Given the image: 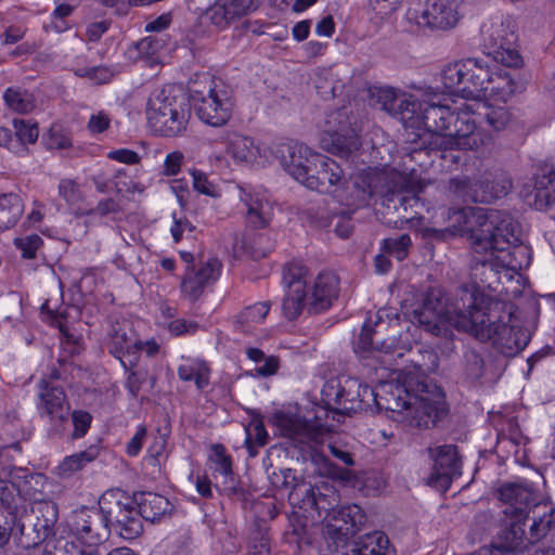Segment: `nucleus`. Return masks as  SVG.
<instances>
[{
    "instance_id": "nucleus-5",
    "label": "nucleus",
    "mask_w": 555,
    "mask_h": 555,
    "mask_svg": "<svg viewBox=\"0 0 555 555\" xmlns=\"http://www.w3.org/2000/svg\"><path fill=\"white\" fill-rule=\"evenodd\" d=\"M378 409L410 427L427 429L446 416L443 393L437 386L418 383L416 391L405 385L387 384L382 388Z\"/></svg>"
},
{
    "instance_id": "nucleus-54",
    "label": "nucleus",
    "mask_w": 555,
    "mask_h": 555,
    "mask_svg": "<svg viewBox=\"0 0 555 555\" xmlns=\"http://www.w3.org/2000/svg\"><path fill=\"white\" fill-rule=\"evenodd\" d=\"M486 122L496 131L503 130L511 121V113L506 107L488 108L485 114Z\"/></svg>"
},
{
    "instance_id": "nucleus-20",
    "label": "nucleus",
    "mask_w": 555,
    "mask_h": 555,
    "mask_svg": "<svg viewBox=\"0 0 555 555\" xmlns=\"http://www.w3.org/2000/svg\"><path fill=\"white\" fill-rule=\"evenodd\" d=\"M2 474L8 478L13 488L16 489L18 495L28 501L29 504H36L48 499L44 488L48 482L46 475L41 473H31L26 467L7 466L2 469Z\"/></svg>"
},
{
    "instance_id": "nucleus-56",
    "label": "nucleus",
    "mask_w": 555,
    "mask_h": 555,
    "mask_svg": "<svg viewBox=\"0 0 555 555\" xmlns=\"http://www.w3.org/2000/svg\"><path fill=\"white\" fill-rule=\"evenodd\" d=\"M69 416H72V423L74 425L72 438L78 439L83 437L90 428L92 422L91 414L86 411L75 410Z\"/></svg>"
},
{
    "instance_id": "nucleus-57",
    "label": "nucleus",
    "mask_w": 555,
    "mask_h": 555,
    "mask_svg": "<svg viewBox=\"0 0 555 555\" xmlns=\"http://www.w3.org/2000/svg\"><path fill=\"white\" fill-rule=\"evenodd\" d=\"M15 134L23 143H35L39 135L36 124H29L23 119H14Z\"/></svg>"
},
{
    "instance_id": "nucleus-53",
    "label": "nucleus",
    "mask_w": 555,
    "mask_h": 555,
    "mask_svg": "<svg viewBox=\"0 0 555 555\" xmlns=\"http://www.w3.org/2000/svg\"><path fill=\"white\" fill-rule=\"evenodd\" d=\"M349 211H343L341 214H337L332 216L330 224L333 225L334 232L337 236L341 238H347L353 231V224L351 222L350 212H353L356 209L352 207H348Z\"/></svg>"
},
{
    "instance_id": "nucleus-1",
    "label": "nucleus",
    "mask_w": 555,
    "mask_h": 555,
    "mask_svg": "<svg viewBox=\"0 0 555 555\" xmlns=\"http://www.w3.org/2000/svg\"><path fill=\"white\" fill-rule=\"evenodd\" d=\"M504 308L476 283H466L456 288L450 302L441 287H429L421 294L410 318L435 336L451 337L453 327L480 341H490L505 357H514L528 345L530 333L516 324Z\"/></svg>"
},
{
    "instance_id": "nucleus-12",
    "label": "nucleus",
    "mask_w": 555,
    "mask_h": 555,
    "mask_svg": "<svg viewBox=\"0 0 555 555\" xmlns=\"http://www.w3.org/2000/svg\"><path fill=\"white\" fill-rule=\"evenodd\" d=\"M361 143L346 107L331 112L325 120L321 146L325 151L348 157L360 147Z\"/></svg>"
},
{
    "instance_id": "nucleus-38",
    "label": "nucleus",
    "mask_w": 555,
    "mask_h": 555,
    "mask_svg": "<svg viewBox=\"0 0 555 555\" xmlns=\"http://www.w3.org/2000/svg\"><path fill=\"white\" fill-rule=\"evenodd\" d=\"M482 95H492L506 102L517 90V83L507 72H491Z\"/></svg>"
},
{
    "instance_id": "nucleus-51",
    "label": "nucleus",
    "mask_w": 555,
    "mask_h": 555,
    "mask_svg": "<svg viewBox=\"0 0 555 555\" xmlns=\"http://www.w3.org/2000/svg\"><path fill=\"white\" fill-rule=\"evenodd\" d=\"M43 241L37 235H27L14 240L15 247L21 250L24 259H35L37 250L41 247Z\"/></svg>"
},
{
    "instance_id": "nucleus-26",
    "label": "nucleus",
    "mask_w": 555,
    "mask_h": 555,
    "mask_svg": "<svg viewBox=\"0 0 555 555\" xmlns=\"http://www.w3.org/2000/svg\"><path fill=\"white\" fill-rule=\"evenodd\" d=\"M339 281L333 272L320 273L309 288L308 312L319 313L327 310L338 297Z\"/></svg>"
},
{
    "instance_id": "nucleus-32",
    "label": "nucleus",
    "mask_w": 555,
    "mask_h": 555,
    "mask_svg": "<svg viewBox=\"0 0 555 555\" xmlns=\"http://www.w3.org/2000/svg\"><path fill=\"white\" fill-rule=\"evenodd\" d=\"M134 501L140 518L151 522L158 520L162 516L170 513L172 506L169 500L154 492L135 493Z\"/></svg>"
},
{
    "instance_id": "nucleus-7",
    "label": "nucleus",
    "mask_w": 555,
    "mask_h": 555,
    "mask_svg": "<svg viewBox=\"0 0 555 555\" xmlns=\"http://www.w3.org/2000/svg\"><path fill=\"white\" fill-rule=\"evenodd\" d=\"M384 314L389 317L386 310H379L374 322L370 321L363 324L357 348L362 359L373 360L382 366H388L391 364L393 354L398 357L403 354V348L399 346L397 339L398 320H384Z\"/></svg>"
},
{
    "instance_id": "nucleus-23",
    "label": "nucleus",
    "mask_w": 555,
    "mask_h": 555,
    "mask_svg": "<svg viewBox=\"0 0 555 555\" xmlns=\"http://www.w3.org/2000/svg\"><path fill=\"white\" fill-rule=\"evenodd\" d=\"M273 418L281 434L297 444L322 440L324 428L319 423H311L299 415L282 412L276 413Z\"/></svg>"
},
{
    "instance_id": "nucleus-14",
    "label": "nucleus",
    "mask_w": 555,
    "mask_h": 555,
    "mask_svg": "<svg viewBox=\"0 0 555 555\" xmlns=\"http://www.w3.org/2000/svg\"><path fill=\"white\" fill-rule=\"evenodd\" d=\"M195 113L197 117L211 127H222L231 118L234 100L231 92L224 87L215 86L207 94L195 91Z\"/></svg>"
},
{
    "instance_id": "nucleus-49",
    "label": "nucleus",
    "mask_w": 555,
    "mask_h": 555,
    "mask_svg": "<svg viewBox=\"0 0 555 555\" xmlns=\"http://www.w3.org/2000/svg\"><path fill=\"white\" fill-rule=\"evenodd\" d=\"M463 371L467 379H480L485 374L483 358L476 350L467 349L463 354Z\"/></svg>"
},
{
    "instance_id": "nucleus-46",
    "label": "nucleus",
    "mask_w": 555,
    "mask_h": 555,
    "mask_svg": "<svg viewBox=\"0 0 555 555\" xmlns=\"http://www.w3.org/2000/svg\"><path fill=\"white\" fill-rule=\"evenodd\" d=\"M8 107L20 114H27L35 107V99L28 91L20 88H8L3 93Z\"/></svg>"
},
{
    "instance_id": "nucleus-29",
    "label": "nucleus",
    "mask_w": 555,
    "mask_h": 555,
    "mask_svg": "<svg viewBox=\"0 0 555 555\" xmlns=\"http://www.w3.org/2000/svg\"><path fill=\"white\" fill-rule=\"evenodd\" d=\"M341 555H391L388 537L382 531H374L359 537L356 541L339 547Z\"/></svg>"
},
{
    "instance_id": "nucleus-36",
    "label": "nucleus",
    "mask_w": 555,
    "mask_h": 555,
    "mask_svg": "<svg viewBox=\"0 0 555 555\" xmlns=\"http://www.w3.org/2000/svg\"><path fill=\"white\" fill-rule=\"evenodd\" d=\"M232 249L236 257L246 255L253 259H261L272 250V244L266 234L255 235L250 244L244 237L235 235Z\"/></svg>"
},
{
    "instance_id": "nucleus-33",
    "label": "nucleus",
    "mask_w": 555,
    "mask_h": 555,
    "mask_svg": "<svg viewBox=\"0 0 555 555\" xmlns=\"http://www.w3.org/2000/svg\"><path fill=\"white\" fill-rule=\"evenodd\" d=\"M485 47L488 50V54L492 53L504 46H515L517 36L509 24L491 23L485 24L481 28Z\"/></svg>"
},
{
    "instance_id": "nucleus-64",
    "label": "nucleus",
    "mask_w": 555,
    "mask_h": 555,
    "mask_svg": "<svg viewBox=\"0 0 555 555\" xmlns=\"http://www.w3.org/2000/svg\"><path fill=\"white\" fill-rule=\"evenodd\" d=\"M193 186L194 189L205 195L215 196V188L214 184L210 183L205 173L202 171H193Z\"/></svg>"
},
{
    "instance_id": "nucleus-41",
    "label": "nucleus",
    "mask_w": 555,
    "mask_h": 555,
    "mask_svg": "<svg viewBox=\"0 0 555 555\" xmlns=\"http://www.w3.org/2000/svg\"><path fill=\"white\" fill-rule=\"evenodd\" d=\"M318 489L319 486H313L310 482L298 479L288 493V502L293 507L302 509L306 514L310 515Z\"/></svg>"
},
{
    "instance_id": "nucleus-61",
    "label": "nucleus",
    "mask_w": 555,
    "mask_h": 555,
    "mask_svg": "<svg viewBox=\"0 0 555 555\" xmlns=\"http://www.w3.org/2000/svg\"><path fill=\"white\" fill-rule=\"evenodd\" d=\"M376 96V101L380 104V108L390 114V111H393V105L396 104L397 96L399 92H397L393 88L385 87L377 88L373 93Z\"/></svg>"
},
{
    "instance_id": "nucleus-13",
    "label": "nucleus",
    "mask_w": 555,
    "mask_h": 555,
    "mask_svg": "<svg viewBox=\"0 0 555 555\" xmlns=\"http://www.w3.org/2000/svg\"><path fill=\"white\" fill-rule=\"evenodd\" d=\"M498 498L505 505L501 529H512V525L528 520L531 509L542 502L527 482L503 483L498 490Z\"/></svg>"
},
{
    "instance_id": "nucleus-10",
    "label": "nucleus",
    "mask_w": 555,
    "mask_h": 555,
    "mask_svg": "<svg viewBox=\"0 0 555 555\" xmlns=\"http://www.w3.org/2000/svg\"><path fill=\"white\" fill-rule=\"evenodd\" d=\"M99 506L104 521L120 537L131 540L143 531L134 496L119 489L108 490L100 498Z\"/></svg>"
},
{
    "instance_id": "nucleus-34",
    "label": "nucleus",
    "mask_w": 555,
    "mask_h": 555,
    "mask_svg": "<svg viewBox=\"0 0 555 555\" xmlns=\"http://www.w3.org/2000/svg\"><path fill=\"white\" fill-rule=\"evenodd\" d=\"M315 493V500L309 516L314 518L315 514L318 518H322L328 522L330 518L334 515V511L339 506V493L333 486L327 483L319 486Z\"/></svg>"
},
{
    "instance_id": "nucleus-39",
    "label": "nucleus",
    "mask_w": 555,
    "mask_h": 555,
    "mask_svg": "<svg viewBox=\"0 0 555 555\" xmlns=\"http://www.w3.org/2000/svg\"><path fill=\"white\" fill-rule=\"evenodd\" d=\"M23 211L24 205L17 194H0V232L15 225Z\"/></svg>"
},
{
    "instance_id": "nucleus-18",
    "label": "nucleus",
    "mask_w": 555,
    "mask_h": 555,
    "mask_svg": "<svg viewBox=\"0 0 555 555\" xmlns=\"http://www.w3.org/2000/svg\"><path fill=\"white\" fill-rule=\"evenodd\" d=\"M521 196L529 206L541 211L555 204V167L547 163L537 165L532 184L522 189Z\"/></svg>"
},
{
    "instance_id": "nucleus-44",
    "label": "nucleus",
    "mask_w": 555,
    "mask_h": 555,
    "mask_svg": "<svg viewBox=\"0 0 555 555\" xmlns=\"http://www.w3.org/2000/svg\"><path fill=\"white\" fill-rule=\"evenodd\" d=\"M467 69V60L448 64L441 70V81L448 92L461 95L463 78Z\"/></svg>"
},
{
    "instance_id": "nucleus-55",
    "label": "nucleus",
    "mask_w": 555,
    "mask_h": 555,
    "mask_svg": "<svg viewBox=\"0 0 555 555\" xmlns=\"http://www.w3.org/2000/svg\"><path fill=\"white\" fill-rule=\"evenodd\" d=\"M165 41L156 36H149L134 44L140 57H152L163 49Z\"/></svg>"
},
{
    "instance_id": "nucleus-25",
    "label": "nucleus",
    "mask_w": 555,
    "mask_h": 555,
    "mask_svg": "<svg viewBox=\"0 0 555 555\" xmlns=\"http://www.w3.org/2000/svg\"><path fill=\"white\" fill-rule=\"evenodd\" d=\"M221 263L218 259H209L197 270H190L181 282L182 294L192 302L196 301L204 289L216 282L220 274Z\"/></svg>"
},
{
    "instance_id": "nucleus-40",
    "label": "nucleus",
    "mask_w": 555,
    "mask_h": 555,
    "mask_svg": "<svg viewBox=\"0 0 555 555\" xmlns=\"http://www.w3.org/2000/svg\"><path fill=\"white\" fill-rule=\"evenodd\" d=\"M250 414L253 418L245 427L246 439L244 444L247 449L248 455L250 457H256L258 455L259 448H262L268 443L269 435L260 418V414L254 411Z\"/></svg>"
},
{
    "instance_id": "nucleus-59",
    "label": "nucleus",
    "mask_w": 555,
    "mask_h": 555,
    "mask_svg": "<svg viewBox=\"0 0 555 555\" xmlns=\"http://www.w3.org/2000/svg\"><path fill=\"white\" fill-rule=\"evenodd\" d=\"M59 195L69 205L77 204L81 199V192L78 185L70 179L61 180L59 184Z\"/></svg>"
},
{
    "instance_id": "nucleus-31",
    "label": "nucleus",
    "mask_w": 555,
    "mask_h": 555,
    "mask_svg": "<svg viewBox=\"0 0 555 555\" xmlns=\"http://www.w3.org/2000/svg\"><path fill=\"white\" fill-rule=\"evenodd\" d=\"M490 69L476 59H467V69L461 87V96L465 99L480 98L487 89Z\"/></svg>"
},
{
    "instance_id": "nucleus-3",
    "label": "nucleus",
    "mask_w": 555,
    "mask_h": 555,
    "mask_svg": "<svg viewBox=\"0 0 555 555\" xmlns=\"http://www.w3.org/2000/svg\"><path fill=\"white\" fill-rule=\"evenodd\" d=\"M418 111L416 129L424 127L431 133L433 149L478 150L492 141L489 133L477 128L472 105L452 109L449 105L426 102L418 105Z\"/></svg>"
},
{
    "instance_id": "nucleus-43",
    "label": "nucleus",
    "mask_w": 555,
    "mask_h": 555,
    "mask_svg": "<svg viewBox=\"0 0 555 555\" xmlns=\"http://www.w3.org/2000/svg\"><path fill=\"white\" fill-rule=\"evenodd\" d=\"M100 450L96 446H90L85 451L66 456L59 465V472L62 476H69L75 472L82 469L88 463L99 456Z\"/></svg>"
},
{
    "instance_id": "nucleus-24",
    "label": "nucleus",
    "mask_w": 555,
    "mask_h": 555,
    "mask_svg": "<svg viewBox=\"0 0 555 555\" xmlns=\"http://www.w3.org/2000/svg\"><path fill=\"white\" fill-rule=\"evenodd\" d=\"M276 156L281 162L284 169L301 182L307 179V175L312 171L314 157L319 154H313L311 150L302 143L287 142L281 143L276 149Z\"/></svg>"
},
{
    "instance_id": "nucleus-35",
    "label": "nucleus",
    "mask_w": 555,
    "mask_h": 555,
    "mask_svg": "<svg viewBox=\"0 0 555 555\" xmlns=\"http://www.w3.org/2000/svg\"><path fill=\"white\" fill-rule=\"evenodd\" d=\"M227 153L237 163H249L258 155V147L249 137L232 132L227 137Z\"/></svg>"
},
{
    "instance_id": "nucleus-16",
    "label": "nucleus",
    "mask_w": 555,
    "mask_h": 555,
    "mask_svg": "<svg viewBox=\"0 0 555 555\" xmlns=\"http://www.w3.org/2000/svg\"><path fill=\"white\" fill-rule=\"evenodd\" d=\"M428 456L433 461L431 472L428 476V485L439 491H447L453 479L461 476L462 461L457 447L454 444H441L429 447Z\"/></svg>"
},
{
    "instance_id": "nucleus-62",
    "label": "nucleus",
    "mask_w": 555,
    "mask_h": 555,
    "mask_svg": "<svg viewBox=\"0 0 555 555\" xmlns=\"http://www.w3.org/2000/svg\"><path fill=\"white\" fill-rule=\"evenodd\" d=\"M72 145L70 139L59 127H51L47 139L49 149L64 150Z\"/></svg>"
},
{
    "instance_id": "nucleus-19",
    "label": "nucleus",
    "mask_w": 555,
    "mask_h": 555,
    "mask_svg": "<svg viewBox=\"0 0 555 555\" xmlns=\"http://www.w3.org/2000/svg\"><path fill=\"white\" fill-rule=\"evenodd\" d=\"M286 293L282 302V311L286 319L295 320L301 312L308 310V286L302 276V268L289 266L284 271Z\"/></svg>"
},
{
    "instance_id": "nucleus-6",
    "label": "nucleus",
    "mask_w": 555,
    "mask_h": 555,
    "mask_svg": "<svg viewBox=\"0 0 555 555\" xmlns=\"http://www.w3.org/2000/svg\"><path fill=\"white\" fill-rule=\"evenodd\" d=\"M146 116L149 127L158 135H181L191 118V105L183 90L167 85L155 90L149 98Z\"/></svg>"
},
{
    "instance_id": "nucleus-52",
    "label": "nucleus",
    "mask_w": 555,
    "mask_h": 555,
    "mask_svg": "<svg viewBox=\"0 0 555 555\" xmlns=\"http://www.w3.org/2000/svg\"><path fill=\"white\" fill-rule=\"evenodd\" d=\"M489 55H492L494 61L507 67H518L522 63V59L514 46H504Z\"/></svg>"
},
{
    "instance_id": "nucleus-37",
    "label": "nucleus",
    "mask_w": 555,
    "mask_h": 555,
    "mask_svg": "<svg viewBox=\"0 0 555 555\" xmlns=\"http://www.w3.org/2000/svg\"><path fill=\"white\" fill-rule=\"evenodd\" d=\"M57 505L49 499L36 502V504H30L28 508V518L39 524V528L44 529L51 535L54 533V525L57 520Z\"/></svg>"
},
{
    "instance_id": "nucleus-4",
    "label": "nucleus",
    "mask_w": 555,
    "mask_h": 555,
    "mask_svg": "<svg viewBox=\"0 0 555 555\" xmlns=\"http://www.w3.org/2000/svg\"><path fill=\"white\" fill-rule=\"evenodd\" d=\"M461 231L468 236L476 260L492 261L495 251H504L521 243L520 224L505 210L464 208L460 211Z\"/></svg>"
},
{
    "instance_id": "nucleus-30",
    "label": "nucleus",
    "mask_w": 555,
    "mask_h": 555,
    "mask_svg": "<svg viewBox=\"0 0 555 555\" xmlns=\"http://www.w3.org/2000/svg\"><path fill=\"white\" fill-rule=\"evenodd\" d=\"M241 199L244 202L246 211V223L253 229L267 228L272 217L270 202L259 193H253L241 188Z\"/></svg>"
},
{
    "instance_id": "nucleus-9",
    "label": "nucleus",
    "mask_w": 555,
    "mask_h": 555,
    "mask_svg": "<svg viewBox=\"0 0 555 555\" xmlns=\"http://www.w3.org/2000/svg\"><path fill=\"white\" fill-rule=\"evenodd\" d=\"M555 530V507L547 503L537 504L528 520H522L512 529H501L498 538L505 551L524 550L540 542Z\"/></svg>"
},
{
    "instance_id": "nucleus-60",
    "label": "nucleus",
    "mask_w": 555,
    "mask_h": 555,
    "mask_svg": "<svg viewBox=\"0 0 555 555\" xmlns=\"http://www.w3.org/2000/svg\"><path fill=\"white\" fill-rule=\"evenodd\" d=\"M270 481L273 487L280 489H293V485L298 481L295 473L291 468L280 469L279 472H273L270 475Z\"/></svg>"
},
{
    "instance_id": "nucleus-28",
    "label": "nucleus",
    "mask_w": 555,
    "mask_h": 555,
    "mask_svg": "<svg viewBox=\"0 0 555 555\" xmlns=\"http://www.w3.org/2000/svg\"><path fill=\"white\" fill-rule=\"evenodd\" d=\"M75 529L82 540V545H95L99 550V545L108 539L111 532L101 512L78 515L75 520Z\"/></svg>"
},
{
    "instance_id": "nucleus-45",
    "label": "nucleus",
    "mask_w": 555,
    "mask_h": 555,
    "mask_svg": "<svg viewBox=\"0 0 555 555\" xmlns=\"http://www.w3.org/2000/svg\"><path fill=\"white\" fill-rule=\"evenodd\" d=\"M271 308L270 301L257 302L243 309L236 317V322L245 332L264 321Z\"/></svg>"
},
{
    "instance_id": "nucleus-21",
    "label": "nucleus",
    "mask_w": 555,
    "mask_h": 555,
    "mask_svg": "<svg viewBox=\"0 0 555 555\" xmlns=\"http://www.w3.org/2000/svg\"><path fill=\"white\" fill-rule=\"evenodd\" d=\"M11 515V533L18 547L23 550H30L39 546L51 534L42 528L39 524L28 518V505H15Z\"/></svg>"
},
{
    "instance_id": "nucleus-27",
    "label": "nucleus",
    "mask_w": 555,
    "mask_h": 555,
    "mask_svg": "<svg viewBox=\"0 0 555 555\" xmlns=\"http://www.w3.org/2000/svg\"><path fill=\"white\" fill-rule=\"evenodd\" d=\"M143 348V343L138 340L131 327L127 323H114L108 332V352L120 361L127 370L128 364L124 360L126 354L135 353Z\"/></svg>"
},
{
    "instance_id": "nucleus-47",
    "label": "nucleus",
    "mask_w": 555,
    "mask_h": 555,
    "mask_svg": "<svg viewBox=\"0 0 555 555\" xmlns=\"http://www.w3.org/2000/svg\"><path fill=\"white\" fill-rule=\"evenodd\" d=\"M248 11V5L244 0H230L223 4H216L212 8V21L216 24L224 22L229 24L231 21L245 15Z\"/></svg>"
},
{
    "instance_id": "nucleus-50",
    "label": "nucleus",
    "mask_w": 555,
    "mask_h": 555,
    "mask_svg": "<svg viewBox=\"0 0 555 555\" xmlns=\"http://www.w3.org/2000/svg\"><path fill=\"white\" fill-rule=\"evenodd\" d=\"M53 555H102L95 545H82L73 541H59Z\"/></svg>"
},
{
    "instance_id": "nucleus-8",
    "label": "nucleus",
    "mask_w": 555,
    "mask_h": 555,
    "mask_svg": "<svg viewBox=\"0 0 555 555\" xmlns=\"http://www.w3.org/2000/svg\"><path fill=\"white\" fill-rule=\"evenodd\" d=\"M386 385H382L375 391L357 378H333L325 383L322 389V399L328 410L340 414H350L364 410L372 403L378 408L380 391Z\"/></svg>"
},
{
    "instance_id": "nucleus-58",
    "label": "nucleus",
    "mask_w": 555,
    "mask_h": 555,
    "mask_svg": "<svg viewBox=\"0 0 555 555\" xmlns=\"http://www.w3.org/2000/svg\"><path fill=\"white\" fill-rule=\"evenodd\" d=\"M212 454L210 459L217 465L219 470L224 476L232 474V460L231 456L225 453V448L222 444H214L211 447Z\"/></svg>"
},
{
    "instance_id": "nucleus-11",
    "label": "nucleus",
    "mask_w": 555,
    "mask_h": 555,
    "mask_svg": "<svg viewBox=\"0 0 555 555\" xmlns=\"http://www.w3.org/2000/svg\"><path fill=\"white\" fill-rule=\"evenodd\" d=\"M512 180L503 171H485L476 179L454 177L449 182L450 192L463 202L490 204L508 194Z\"/></svg>"
},
{
    "instance_id": "nucleus-15",
    "label": "nucleus",
    "mask_w": 555,
    "mask_h": 555,
    "mask_svg": "<svg viewBox=\"0 0 555 555\" xmlns=\"http://www.w3.org/2000/svg\"><path fill=\"white\" fill-rule=\"evenodd\" d=\"M38 398L39 415L48 418L52 433L61 435L66 429L70 415V405L63 388L41 379Z\"/></svg>"
},
{
    "instance_id": "nucleus-22",
    "label": "nucleus",
    "mask_w": 555,
    "mask_h": 555,
    "mask_svg": "<svg viewBox=\"0 0 555 555\" xmlns=\"http://www.w3.org/2000/svg\"><path fill=\"white\" fill-rule=\"evenodd\" d=\"M457 5L459 0H427L416 24L431 30L451 29L459 22Z\"/></svg>"
},
{
    "instance_id": "nucleus-48",
    "label": "nucleus",
    "mask_w": 555,
    "mask_h": 555,
    "mask_svg": "<svg viewBox=\"0 0 555 555\" xmlns=\"http://www.w3.org/2000/svg\"><path fill=\"white\" fill-rule=\"evenodd\" d=\"M380 245L382 251L396 257L399 261H402L408 257L412 241L410 235L401 234L397 237L384 238Z\"/></svg>"
},
{
    "instance_id": "nucleus-2",
    "label": "nucleus",
    "mask_w": 555,
    "mask_h": 555,
    "mask_svg": "<svg viewBox=\"0 0 555 555\" xmlns=\"http://www.w3.org/2000/svg\"><path fill=\"white\" fill-rule=\"evenodd\" d=\"M314 168L307 175V179L300 182L310 190L333 195L339 203L347 207L359 209L372 204H380L387 209L400 215L405 221L415 216L408 214L418 203L408 178L388 168H369L360 171L353 181L352 191L345 193V177L340 165L334 159L319 155L314 157Z\"/></svg>"
},
{
    "instance_id": "nucleus-17",
    "label": "nucleus",
    "mask_w": 555,
    "mask_h": 555,
    "mask_svg": "<svg viewBox=\"0 0 555 555\" xmlns=\"http://www.w3.org/2000/svg\"><path fill=\"white\" fill-rule=\"evenodd\" d=\"M364 522V515L358 505L338 506L325 527V539L334 552L346 547V543Z\"/></svg>"
},
{
    "instance_id": "nucleus-63",
    "label": "nucleus",
    "mask_w": 555,
    "mask_h": 555,
    "mask_svg": "<svg viewBox=\"0 0 555 555\" xmlns=\"http://www.w3.org/2000/svg\"><path fill=\"white\" fill-rule=\"evenodd\" d=\"M402 1L403 0H370V4L376 14L385 17L393 13Z\"/></svg>"
},
{
    "instance_id": "nucleus-42",
    "label": "nucleus",
    "mask_w": 555,
    "mask_h": 555,
    "mask_svg": "<svg viewBox=\"0 0 555 555\" xmlns=\"http://www.w3.org/2000/svg\"><path fill=\"white\" fill-rule=\"evenodd\" d=\"M397 105H393V111H390V115L399 117L405 127L416 128L418 115V105L422 103L413 99L412 95L399 92L397 96Z\"/></svg>"
}]
</instances>
